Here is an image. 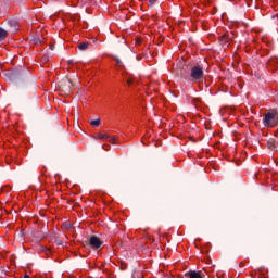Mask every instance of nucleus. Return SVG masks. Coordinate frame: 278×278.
<instances>
[{
  "instance_id": "nucleus-1",
  "label": "nucleus",
  "mask_w": 278,
  "mask_h": 278,
  "mask_svg": "<svg viewBox=\"0 0 278 278\" xmlns=\"http://www.w3.org/2000/svg\"><path fill=\"white\" fill-rule=\"evenodd\" d=\"M264 127H277L278 125V112L277 110H271L267 112L263 118Z\"/></svg>"
},
{
  "instance_id": "nucleus-2",
  "label": "nucleus",
  "mask_w": 278,
  "mask_h": 278,
  "mask_svg": "<svg viewBox=\"0 0 278 278\" xmlns=\"http://www.w3.org/2000/svg\"><path fill=\"white\" fill-rule=\"evenodd\" d=\"M203 67L195 65L191 67L190 77L192 81H203Z\"/></svg>"
},
{
  "instance_id": "nucleus-3",
  "label": "nucleus",
  "mask_w": 278,
  "mask_h": 278,
  "mask_svg": "<svg viewBox=\"0 0 278 278\" xmlns=\"http://www.w3.org/2000/svg\"><path fill=\"white\" fill-rule=\"evenodd\" d=\"M94 140H106L111 144H117L118 138L116 136H110L108 132H98L93 135Z\"/></svg>"
},
{
  "instance_id": "nucleus-4",
  "label": "nucleus",
  "mask_w": 278,
  "mask_h": 278,
  "mask_svg": "<svg viewBox=\"0 0 278 278\" xmlns=\"http://www.w3.org/2000/svg\"><path fill=\"white\" fill-rule=\"evenodd\" d=\"M89 244L93 249H102L103 248V241L99 239L97 236H91L89 239Z\"/></svg>"
},
{
  "instance_id": "nucleus-5",
  "label": "nucleus",
  "mask_w": 278,
  "mask_h": 278,
  "mask_svg": "<svg viewBox=\"0 0 278 278\" xmlns=\"http://www.w3.org/2000/svg\"><path fill=\"white\" fill-rule=\"evenodd\" d=\"M186 277H189V278H205V274L203 271L190 270L189 273L186 274Z\"/></svg>"
},
{
  "instance_id": "nucleus-6",
  "label": "nucleus",
  "mask_w": 278,
  "mask_h": 278,
  "mask_svg": "<svg viewBox=\"0 0 278 278\" xmlns=\"http://www.w3.org/2000/svg\"><path fill=\"white\" fill-rule=\"evenodd\" d=\"M78 49L80 51H86V49H88V42H81L78 45Z\"/></svg>"
},
{
  "instance_id": "nucleus-7",
  "label": "nucleus",
  "mask_w": 278,
  "mask_h": 278,
  "mask_svg": "<svg viewBox=\"0 0 278 278\" xmlns=\"http://www.w3.org/2000/svg\"><path fill=\"white\" fill-rule=\"evenodd\" d=\"M0 38H8V30L0 27Z\"/></svg>"
},
{
  "instance_id": "nucleus-8",
  "label": "nucleus",
  "mask_w": 278,
  "mask_h": 278,
  "mask_svg": "<svg viewBox=\"0 0 278 278\" xmlns=\"http://www.w3.org/2000/svg\"><path fill=\"white\" fill-rule=\"evenodd\" d=\"M90 124L92 125V127H99V125H101V119H93Z\"/></svg>"
},
{
  "instance_id": "nucleus-9",
  "label": "nucleus",
  "mask_w": 278,
  "mask_h": 278,
  "mask_svg": "<svg viewBox=\"0 0 278 278\" xmlns=\"http://www.w3.org/2000/svg\"><path fill=\"white\" fill-rule=\"evenodd\" d=\"M126 84H128V86H131V84H134V79H131V77L126 78Z\"/></svg>"
},
{
  "instance_id": "nucleus-10",
  "label": "nucleus",
  "mask_w": 278,
  "mask_h": 278,
  "mask_svg": "<svg viewBox=\"0 0 278 278\" xmlns=\"http://www.w3.org/2000/svg\"><path fill=\"white\" fill-rule=\"evenodd\" d=\"M156 2L157 0H149V5H155Z\"/></svg>"
},
{
  "instance_id": "nucleus-11",
  "label": "nucleus",
  "mask_w": 278,
  "mask_h": 278,
  "mask_svg": "<svg viewBox=\"0 0 278 278\" xmlns=\"http://www.w3.org/2000/svg\"><path fill=\"white\" fill-rule=\"evenodd\" d=\"M105 147H109V149H110V144H103L102 149H104V151H108V149H105Z\"/></svg>"
},
{
  "instance_id": "nucleus-12",
  "label": "nucleus",
  "mask_w": 278,
  "mask_h": 278,
  "mask_svg": "<svg viewBox=\"0 0 278 278\" xmlns=\"http://www.w3.org/2000/svg\"><path fill=\"white\" fill-rule=\"evenodd\" d=\"M115 61L117 62L118 66H121V60L115 59Z\"/></svg>"
},
{
  "instance_id": "nucleus-13",
  "label": "nucleus",
  "mask_w": 278,
  "mask_h": 278,
  "mask_svg": "<svg viewBox=\"0 0 278 278\" xmlns=\"http://www.w3.org/2000/svg\"><path fill=\"white\" fill-rule=\"evenodd\" d=\"M24 278H30V277H29V275L26 274V275L24 276Z\"/></svg>"
}]
</instances>
